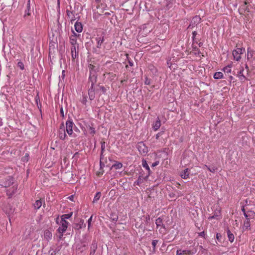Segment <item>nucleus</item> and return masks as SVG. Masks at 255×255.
I'll list each match as a JSON object with an SVG mask.
<instances>
[{
	"label": "nucleus",
	"instance_id": "obj_49",
	"mask_svg": "<svg viewBox=\"0 0 255 255\" xmlns=\"http://www.w3.org/2000/svg\"><path fill=\"white\" fill-rule=\"evenodd\" d=\"M221 238H222V235H221V234H220V233H217V234H216V239H217V240L219 242H221Z\"/></svg>",
	"mask_w": 255,
	"mask_h": 255
},
{
	"label": "nucleus",
	"instance_id": "obj_25",
	"mask_svg": "<svg viewBox=\"0 0 255 255\" xmlns=\"http://www.w3.org/2000/svg\"><path fill=\"white\" fill-rule=\"evenodd\" d=\"M183 254L191 255V251L190 250H177L176 251V255H181Z\"/></svg>",
	"mask_w": 255,
	"mask_h": 255
},
{
	"label": "nucleus",
	"instance_id": "obj_12",
	"mask_svg": "<svg viewBox=\"0 0 255 255\" xmlns=\"http://www.w3.org/2000/svg\"><path fill=\"white\" fill-rule=\"evenodd\" d=\"M30 0H28L26 8L25 10V14L24 16L25 17L27 16H29L31 14V11H33V8L30 7Z\"/></svg>",
	"mask_w": 255,
	"mask_h": 255
},
{
	"label": "nucleus",
	"instance_id": "obj_24",
	"mask_svg": "<svg viewBox=\"0 0 255 255\" xmlns=\"http://www.w3.org/2000/svg\"><path fill=\"white\" fill-rule=\"evenodd\" d=\"M227 235H228L229 241L231 243H233L234 242V239H235L234 235H233V234H232L231 233L230 230L229 229L227 230Z\"/></svg>",
	"mask_w": 255,
	"mask_h": 255
},
{
	"label": "nucleus",
	"instance_id": "obj_42",
	"mask_svg": "<svg viewBox=\"0 0 255 255\" xmlns=\"http://www.w3.org/2000/svg\"><path fill=\"white\" fill-rule=\"evenodd\" d=\"M89 133L93 136L95 134L96 130L95 128L92 127H89Z\"/></svg>",
	"mask_w": 255,
	"mask_h": 255
},
{
	"label": "nucleus",
	"instance_id": "obj_23",
	"mask_svg": "<svg viewBox=\"0 0 255 255\" xmlns=\"http://www.w3.org/2000/svg\"><path fill=\"white\" fill-rule=\"evenodd\" d=\"M147 177L148 176H147L146 177H141V176H139L137 180L134 182V185H136L138 186L140 185L142 183H143V180L145 179L146 178H147Z\"/></svg>",
	"mask_w": 255,
	"mask_h": 255
},
{
	"label": "nucleus",
	"instance_id": "obj_2",
	"mask_svg": "<svg viewBox=\"0 0 255 255\" xmlns=\"http://www.w3.org/2000/svg\"><path fill=\"white\" fill-rule=\"evenodd\" d=\"M245 52L244 48H237L233 51L232 54L234 59L237 61H240L241 59V55Z\"/></svg>",
	"mask_w": 255,
	"mask_h": 255
},
{
	"label": "nucleus",
	"instance_id": "obj_61",
	"mask_svg": "<svg viewBox=\"0 0 255 255\" xmlns=\"http://www.w3.org/2000/svg\"><path fill=\"white\" fill-rule=\"evenodd\" d=\"M57 5L58 6H59V5H60V0H57Z\"/></svg>",
	"mask_w": 255,
	"mask_h": 255
},
{
	"label": "nucleus",
	"instance_id": "obj_22",
	"mask_svg": "<svg viewBox=\"0 0 255 255\" xmlns=\"http://www.w3.org/2000/svg\"><path fill=\"white\" fill-rule=\"evenodd\" d=\"M52 234L51 232H50L48 230H46L44 232V238L47 241H49V240H51L52 238Z\"/></svg>",
	"mask_w": 255,
	"mask_h": 255
},
{
	"label": "nucleus",
	"instance_id": "obj_46",
	"mask_svg": "<svg viewBox=\"0 0 255 255\" xmlns=\"http://www.w3.org/2000/svg\"><path fill=\"white\" fill-rule=\"evenodd\" d=\"M164 133V131H161L157 133L155 135V138L156 139H158L159 137L161 136Z\"/></svg>",
	"mask_w": 255,
	"mask_h": 255
},
{
	"label": "nucleus",
	"instance_id": "obj_18",
	"mask_svg": "<svg viewBox=\"0 0 255 255\" xmlns=\"http://www.w3.org/2000/svg\"><path fill=\"white\" fill-rule=\"evenodd\" d=\"M75 29L77 32H81L83 30L82 24L81 22H76L74 25Z\"/></svg>",
	"mask_w": 255,
	"mask_h": 255
},
{
	"label": "nucleus",
	"instance_id": "obj_47",
	"mask_svg": "<svg viewBox=\"0 0 255 255\" xmlns=\"http://www.w3.org/2000/svg\"><path fill=\"white\" fill-rule=\"evenodd\" d=\"M92 217H93V216H91L90 217V218L88 220V230L90 229V226H91V222H92Z\"/></svg>",
	"mask_w": 255,
	"mask_h": 255
},
{
	"label": "nucleus",
	"instance_id": "obj_6",
	"mask_svg": "<svg viewBox=\"0 0 255 255\" xmlns=\"http://www.w3.org/2000/svg\"><path fill=\"white\" fill-rule=\"evenodd\" d=\"M69 222L67 221H61L60 225L57 229L58 233H64L67 230Z\"/></svg>",
	"mask_w": 255,
	"mask_h": 255
},
{
	"label": "nucleus",
	"instance_id": "obj_38",
	"mask_svg": "<svg viewBox=\"0 0 255 255\" xmlns=\"http://www.w3.org/2000/svg\"><path fill=\"white\" fill-rule=\"evenodd\" d=\"M81 103L84 105H86L87 102V97L86 95H83L82 96V98L81 100Z\"/></svg>",
	"mask_w": 255,
	"mask_h": 255
},
{
	"label": "nucleus",
	"instance_id": "obj_9",
	"mask_svg": "<svg viewBox=\"0 0 255 255\" xmlns=\"http://www.w3.org/2000/svg\"><path fill=\"white\" fill-rule=\"evenodd\" d=\"M106 91V89L105 88V87L103 86L98 85L96 87H95V94H98L99 96H100L102 94H105Z\"/></svg>",
	"mask_w": 255,
	"mask_h": 255
},
{
	"label": "nucleus",
	"instance_id": "obj_48",
	"mask_svg": "<svg viewBox=\"0 0 255 255\" xmlns=\"http://www.w3.org/2000/svg\"><path fill=\"white\" fill-rule=\"evenodd\" d=\"M144 83L146 85H150V79L148 78L147 77L145 78Z\"/></svg>",
	"mask_w": 255,
	"mask_h": 255
},
{
	"label": "nucleus",
	"instance_id": "obj_28",
	"mask_svg": "<svg viewBox=\"0 0 255 255\" xmlns=\"http://www.w3.org/2000/svg\"><path fill=\"white\" fill-rule=\"evenodd\" d=\"M72 214H73L72 212H71V213H70L69 214L62 215L61 216V221H66V219H68L70 218H71V216H72Z\"/></svg>",
	"mask_w": 255,
	"mask_h": 255
},
{
	"label": "nucleus",
	"instance_id": "obj_62",
	"mask_svg": "<svg viewBox=\"0 0 255 255\" xmlns=\"http://www.w3.org/2000/svg\"><path fill=\"white\" fill-rule=\"evenodd\" d=\"M198 45H199V46L200 47H201V46L203 45V43H202V42H200V43L198 44Z\"/></svg>",
	"mask_w": 255,
	"mask_h": 255
},
{
	"label": "nucleus",
	"instance_id": "obj_39",
	"mask_svg": "<svg viewBox=\"0 0 255 255\" xmlns=\"http://www.w3.org/2000/svg\"><path fill=\"white\" fill-rule=\"evenodd\" d=\"M250 220L246 219V221L244 223V228L246 229H248L250 227Z\"/></svg>",
	"mask_w": 255,
	"mask_h": 255
},
{
	"label": "nucleus",
	"instance_id": "obj_4",
	"mask_svg": "<svg viewBox=\"0 0 255 255\" xmlns=\"http://www.w3.org/2000/svg\"><path fill=\"white\" fill-rule=\"evenodd\" d=\"M201 18L200 16L199 15H196L194 16L189 24V25L188 27V29L189 28H193L195 26H196L197 24H198L201 22Z\"/></svg>",
	"mask_w": 255,
	"mask_h": 255
},
{
	"label": "nucleus",
	"instance_id": "obj_30",
	"mask_svg": "<svg viewBox=\"0 0 255 255\" xmlns=\"http://www.w3.org/2000/svg\"><path fill=\"white\" fill-rule=\"evenodd\" d=\"M223 78V74L221 72H217L214 75V78L215 79H220Z\"/></svg>",
	"mask_w": 255,
	"mask_h": 255
},
{
	"label": "nucleus",
	"instance_id": "obj_52",
	"mask_svg": "<svg viewBox=\"0 0 255 255\" xmlns=\"http://www.w3.org/2000/svg\"><path fill=\"white\" fill-rule=\"evenodd\" d=\"M59 236L58 237V241H60V240H61V239L63 237V233H59Z\"/></svg>",
	"mask_w": 255,
	"mask_h": 255
},
{
	"label": "nucleus",
	"instance_id": "obj_13",
	"mask_svg": "<svg viewBox=\"0 0 255 255\" xmlns=\"http://www.w3.org/2000/svg\"><path fill=\"white\" fill-rule=\"evenodd\" d=\"M244 71V68L243 67H242L237 74V76H238L239 80L242 82H244L247 80L246 76L243 74Z\"/></svg>",
	"mask_w": 255,
	"mask_h": 255
},
{
	"label": "nucleus",
	"instance_id": "obj_11",
	"mask_svg": "<svg viewBox=\"0 0 255 255\" xmlns=\"http://www.w3.org/2000/svg\"><path fill=\"white\" fill-rule=\"evenodd\" d=\"M70 6V9H66V15L67 17L70 19L71 21H74L76 19L75 16L72 11L71 10L72 6L71 5Z\"/></svg>",
	"mask_w": 255,
	"mask_h": 255
},
{
	"label": "nucleus",
	"instance_id": "obj_35",
	"mask_svg": "<svg viewBox=\"0 0 255 255\" xmlns=\"http://www.w3.org/2000/svg\"><path fill=\"white\" fill-rule=\"evenodd\" d=\"M205 167L208 170L212 173H214L217 170V168L216 166L210 167L205 165Z\"/></svg>",
	"mask_w": 255,
	"mask_h": 255
},
{
	"label": "nucleus",
	"instance_id": "obj_41",
	"mask_svg": "<svg viewBox=\"0 0 255 255\" xmlns=\"http://www.w3.org/2000/svg\"><path fill=\"white\" fill-rule=\"evenodd\" d=\"M253 51H250V48H248V55H247V59H250L251 58H252L253 56Z\"/></svg>",
	"mask_w": 255,
	"mask_h": 255
},
{
	"label": "nucleus",
	"instance_id": "obj_17",
	"mask_svg": "<svg viewBox=\"0 0 255 255\" xmlns=\"http://www.w3.org/2000/svg\"><path fill=\"white\" fill-rule=\"evenodd\" d=\"M96 41H97V47L98 48H101L103 43L104 41V36L103 37H97L96 38Z\"/></svg>",
	"mask_w": 255,
	"mask_h": 255
},
{
	"label": "nucleus",
	"instance_id": "obj_10",
	"mask_svg": "<svg viewBox=\"0 0 255 255\" xmlns=\"http://www.w3.org/2000/svg\"><path fill=\"white\" fill-rule=\"evenodd\" d=\"M58 135L60 139L62 140L65 139L66 137L67 136L65 133L64 126L63 124L62 125V126L60 127L59 128Z\"/></svg>",
	"mask_w": 255,
	"mask_h": 255
},
{
	"label": "nucleus",
	"instance_id": "obj_51",
	"mask_svg": "<svg viewBox=\"0 0 255 255\" xmlns=\"http://www.w3.org/2000/svg\"><path fill=\"white\" fill-rule=\"evenodd\" d=\"M159 163V162L158 161H155L154 163H153L151 165V167H155L157 165H158Z\"/></svg>",
	"mask_w": 255,
	"mask_h": 255
},
{
	"label": "nucleus",
	"instance_id": "obj_58",
	"mask_svg": "<svg viewBox=\"0 0 255 255\" xmlns=\"http://www.w3.org/2000/svg\"><path fill=\"white\" fill-rule=\"evenodd\" d=\"M72 33H73V34L72 35H74L75 36V38H77V34L73 31L72 30Z\"/></svg>",
	"mask_w": 255,
	"mask_h": 255
},
{
	"label": "nucleus",
	"instance_id": "obj_1",
	"mask_svg": "<svg viewBox=\"0 0 255 255\" xmlns=\"http://www.w3.org/2000/svg\"><path fill=\"white\" fill-rule=\"evenodd\" d=\"M89 82L91 83L90 87L88 90L89 99L93 101L95 99V86L94 84L97 81V76L93 70L90 71V75L88 78Z\"/></svg>",
	"mask_w": 255,
	"mask_h": 255
},
{
	"label": "nucleus",
	"instance_id": "obj_8",
	"mask_svg": "<svg viewBox=\"0 0 255 255\" xmlns=\"http://www.w3.org/2000/svg\"><path fill=\"white\" fill-rule=\"evenodd\" d=\"M137 147L141 154H146L148 151L147 147L142 142H139Z\"/></svg>",
	"mask_w": 255,
	"mask_h": 255
},
{
	"label": "nucleus",
	"instance_id": "obj_40",
	"mask_svg": "<svg viewBox=\"0 0 255 255\" xmlns=\"http://www.w3.org/2000/svg\"><path fill=\"white\" fill-rule=\"evenodd\" d=\"M220 213L219 211H215L214 215L212 216H211L209 218V219H217V217L219 216V214Z\"/></svg>",
	"mask_w": 255,
	"mask_h": 255
},
{
	"label": "nucleus",
	"instance_id": "obj_50",
	"mask_svg": "<svg viewBox=\"0 0 255 255\" xmlns=\"http://www.w3.org/2000/svg\"><path fill=\"white\" fill-rule=\"evenodd\" d=\"M60 115L61 116V117H64V110H63L62 107H61L60 108Z\"/></svg>",
	"mask_w": 255,
	"mask_h": 255
},
{
	"label": "nucleus",
	"instance_id": "obj_43",
	"mask_svg": "<svg viewBox=\"0 0 255 255\" xmlns=\"http://www.w3.org/2000/svg\"><path fill=\"white\" fill-rule=\"evenodd\" d=\"M59 251V250L57 249H55L54 250H53L52 249H50V251H49V253H50L51 251H52L51 253H50V255H56V253Z\"/></svg>",
	"mask_w": 255,
	"mask_h": 255
},
{
	"label": "nucleus",
	"instance_id": "obj_60",
	"mask_svg": "<svg viewBox=\"0 0 255 255\" xmlns=\"http://www.w3.org/2000/svg\"><path fill=\"white\" fill-rule=\"evenodd\" d=\"M229 79L230 80V82L234 79V77L232 76H229Z\"/></svg>",
	"mask_w": 255,
	"mask_h": 255
},
{
	"label": "nucleus",
	"instance_id": "obj_45",
	"mask_svg": "<svg viewBox=\"0 0 255 255\" xmlns=\"http://www.w3.org/2000/svg\"><path fill=\"white\" fill-rule=\"evenodd\" d=\"M17 66L19 67L21 70H24V65L21 61L18 62Z\"/></svg>",
	"mask_w": 255,
	"mask_h": 255
},
{
	"label": "nucleus",
	"instance_id": "obj_26",
	"mask_svg": "<svg viewBox=\"0 0 255 255\" xmlns=\"http://www.w3.org/2000/svg\"><path fill=\"white\" fill-rule=\"evenodd\" d=\"M70 42L72 46H76L77 43V38H75V36L71 35L70 37Z\"/></svg>",
	"mask_w": 255,
	"mask_h": 255
},
{
	"label": "nucleus",
	"instance_id": "obj_20",
	"mask_svg": "<svg viewBox=\"0 0 255 255\" xmlns=\"http://www.w3.org/2000/svg\"><path fill=\"white\" fill-rule=\"evenodd\" d=\"M71 57L75 59L78 56V52H76V46H72L71 47Z\"/></svg>",
	"mask_w": 255,
	"mask_h": 255
},
{
	"label": "nucleus",
	"instance_id": "obj_37",
	"mask_svg": "<svg viewBox=\"0 0 255 255\" xmlns=\"http://www.w3.org/2000/svg\"><path fill=\"white\" fill-rule=\"evenodd\" d=\"M142 166L144 168H145L146 170H147L148 172L149 173L150 168H149V166L148 165L147 162L145 160H142Z\"/></svg>",
	"mask_w": 255,
	"mask_h": 255
},
{
	"label": "nucleus",
	"instance_id": "obj_64",
	"mask_svg": "<svg viewBox=\"0 0 255 255\" xmlns=\"http://www.w3.org/2000/svg\"><path fill=\"white\" fill-rule=\"evenodd\" d=\"M177 187L179 188V186H180V184L178 183H177Z\"/></svg>",
	"mask_w": 255,
	"mask_h": 255
},
{
	"label": "nucleus",
	"instance_id": "obj_59",
	"mask_svg": "<svg viewBox=\"0 0 255 255\" xmlns=\"http://www.w3.org/2000/svg\"><path fill=\"white\" fill-rule=\"evenodd\" d=\"M64 73H65V71H64V70H63V71H62V77L63 78H64V77H65Z\"/></svg>",
	"mask_w": 255,
	"mask_h": 255
},
{
	"label": "nucleus",
	"instance_id": "obj_56",
	"mask_svg": "<svg viewBox=\"0 0 255 255\" xmlns=\"http://www.w3.org/2000/svg\"><path fill=\"white\" fill-rule=\"evenodd\" d=\"M192 36H196L197 34V32L196 31H194L193 32H192Z\"/></svg>",
	"mask_w": 255,
	"mask_h": 255
},
{
	"label": "nucleus",
	"instance_id": "obj_19",
	"mask_svg": "<svg viewBox=\"0 0 255 255\" xmlns=\"http://www.w3.org/2000/svg\"><path fill=\"white\" fill-rule=\"evenodd\" d=\"M255 216V212L253 211H248L247 212V214L245 215L246 219L250 220L254 218Z\"/></svg>",
	"mask_w": 255,
	"mask_h": 255
},
{
	"label": "nucleus",
	"instance_id": "obj_5",
	"mask_svg": "<svg viewBox=\"0 0 255 255\" xmlns=\"http://www.w3.org/2000/svg\"><path fill=\"white\" fill-rule=\"evenodd\" d=\"M1 185L5 188H9L11 186H13L15 183L13 182V178L12 177H8L4 181H1Z\"/></svg>",
	"mask_w": 255,
	"mask_h": 255
},
{
	"label": "nucleus",
	"instance_id": "obj_16",
	"mask_svg": "<svg viewBox=\"0 0 255 255\" xmlns=\"http://www.w3.org/2000/svg\"><path fill=\"white\" fill-rule=\"evenodd\" d=\"M181 177L184 179H187L189 177V170L188 168L185 169L180 174Z\"/></svg>",
	"mask_w": 255,
	"mask_h": 255
},
{
	"label": "nucleus",
	"instance_id": "obj_7",
	"mask_svg": "<svg viewBox=\"0 0 255 255\" xmlns=\"http://www.w3.org/2000/svg\"><path fill=\"white\" fill-rule=\"evenodd\" d=\"M17 189V184H14L11 187L7 189L6 191V195L8 198H11L12 196L16 193Z\"/></svg>",
	"mask_w": 255,
	"mask_h": 255
},
{
	"label": "nucleus",
	"instance_id": "obj_55",
	"mask_svg": "<svg viewBox=\"0 0 255 255\" xmlns=\"http://www.w3.org/2000/svg\"><path fill=\"white\" fill-rule=\"evenodd\" d=\"M196 36H192V40H193V42L194 43H197V42L196 41Z\"/></svg>",
	"mask_w": 255,
	"mask_h": 255
},
{
	"label": "nucleus",
	"instance_id": "obj_27",
	"mask_svg": "<svg viewBox=\"0 0 255 255\" xmlns=\"http://www.w3.org/2000/svg\"><path fill=\"white\" fill-rule=\"evenodd\" d=\"M42 203L41 200H38L34 203L33 206L34 209H39L42 206Z\"/></svg>",
	"mask_w": 255,
	"mask_h": 255
},
{
	"label": "nucleus",
	"instance_id": "obj_32",
	"mask_svg": "<svg viewBox=\"0 0 255 255\" xmlns=\"http://www.w3.org/2000/svg\"><path fill=\"white\" fill-rule=\"evenodd\" d=\"M110 219L116 223L118 220V216L114 213H112L110 214Z\"/></svg>",
	"mask_w": 255,
	"mask_h": 255
},
{
	"label": "nucleus",
	"instance_id": "obj_3",
	"mask_svg": "<svg viewBox=\"0 0 255 255\" xmlns=\"http://www.w3.org/2000/svg\"><path fill=\"white\" fill-rule=\"evenodd\" d=\"M74 127H75V126L74 123L73 122L72 120L71 119L70 117H69L68 119L66 122V129L67 133L70 136H72L73 128Z\"/></svg>",
	"mask_w": 255,
	"mask_h": 255
},
{
	"label": "nucleus",
	"instance_id": "obj_29",
	"mask_svg": "<svg viewBox=\"0 0 255 255\" xmlns=\"http://www.w3.org/2000/svg\"><path fill=\"white\" fill-rule=\"evenodd\" d=\"M123 167V164L120 162L116 161L115 163H114L112 168H114L115 169H121Z\"/></svg>",
	"mask_w": 255,
	"mask_h": 255
},
{
	"label": "nucleus",
	"instance_id": "obj_63",
	"mask_svg": "<svg viewBox=\"0 0 255 255\" xmlns=\"http://www.w3.org/2000/svg\"><path fill=\"white\" fill-rule=\"evenodd\" d=\"M245 67H246V68L247 69L249 70V67H248V65H247V64H246V65H245Z\"/></svg>",
	"mask_w": 255,
	"mask_h": 255
},
{
	"label": "nucleus",
	"instance_id": "obj_53",
	"mask_svg": "<svg viewBox=\"0 0 255 255\" xmlns=\"http://www.w3.org/2000/svg\"><path fill=\"white\" fill-rule=\"evenodd\" d=\"M198 234H199V236H200V237H205V232H204V231L201 232L199 233Z\"/></svg>",
	"mask_w": 255,
	"mask_h": 255
},
{
	"label": "nucleus",
	"instance_id": "obj_21",
	"mask_svg": "<svg viewBox=\"0 0 255 255\" xmlns=\"http://www.w3.org/2000/svg\"><path fill=\"white\" fill-rule=\"evenodd\" d=\"M155 224L156 225L157 227L159 226H162L163 228L165 229V226L163 224V218L159 217L155 221Z\"/></svg>",
	"mask_w": 255,
	"mask_h": 255
},
{
	"label": "nucleus",
	"instance_id": "obj_33",
	"mask_svg": "<svg viewBox=\"0 0 255 255\" xmlns=\"http://www.w3.org/2000/svg\"><path fill=\"white\" fill-rule=\"evenodd\" d=\"M101 196V193L100 192H98L96 193V195L94 196L93 202L95 203L97 202L100 198Z\"/></svg>",
	"mask_w": 255,
	"mask_h": 255
},
{
	"label": "nucleus",
	"instance_id": "obj_15",
	"mask_svg": "<svg viewBox=\"0 0 255 255\" xmlns=\"http://www.w3.org/2000/svg\"><path fill=\"white\" fill-rule=\"evenodd\" d=\"M161 126V121L159 118H157V120L154 122L152 124V128L155 131L157 130Z\"/></svg>",
	"mask_w": 255,
	"mask_h": 255
},
{
	"label": "nucleus",
	"instance_id": "obj_44",
	"mask_svg": "<svg viewBox=\"0 0 255 255\" xmlns=\"http://www.w3.org/2000/svg\"><path fill=\"white\" fill-rule=\"evenodd\" d=\"M158 240H154L152 242V246L153 247L154 251H155V250L156 246V244L158 243Z\"/></svg>",
	"mask_w": 255,
	"mask_h": 255
},
{
	"label": "nucleus",
	"instance_id": "obj_31",
	"mask_svg": "<svg viewBox=\"0 0 255 255\" xmlns=\"http://www.w3.org/2000/svg\"><path fill=\"white\" fill-rule=\"evenodd\" d=\"M76 227L78 229H81L83 227H86V224H84V221L83 220H81L79 223L76 225Z\"/></svg>",
	"mask_w": 255,
	"mask_h": 255
},
{
	"label": "nucleus",
	"instance_id": "obj_57",
	"mask_svg": "<svg viewBox=\"0 0 255 255\" xmlns=\"http://www.w3.org/2000/svg\"><path fill=\"white\" fill-rule=\"evenodd\" d=\"M128 64L130 66H132L133 65V63L130 60H128Z\"/></svg>",
	"mask_w": 255,
	"mask_h": 255
},
{
	"label": "nucleus",
	"instance_id": "obj_36",
	"mask_svg": "<svg viewBox=\"0 0 255 255\" xmlns=\"http://www.w3.org/2000/svg\"><path fill=\"white\" fill-rule=\"evenodd\" d=\"M101 159H102V157L103 156V154L104 153V151L105 149V141H102L101 142Z\"/></svg>",
	"mask_w": 255,
	"mask_h": 255
},
{
	"label": "nucleus",
	"instance_id": "obj_34",
	"mask_svg": "<svg viewBox=\"0 0 255 255\" xmlns=\"http://www.w3.org/2000/svg\"><path fill=\"white\" fill-rule=\"evenodd\" d=\"M231 67L232 64L229 65L223 68V71L224 72L229 73L231 72Z\"/></svg>",
	"mask_w": 255,
	"mask_h": 255
},
{
	"label": "nucleus",
	"instance_id": "obj_14",
	"mask_svg": "<svg viewBox=\"0 0 255 255\" xmlns=\"http://www.w3.org/2000/svg\"><path fill=\"white\" fill-rule=\"evenodd\" d=\"M97 249V243L95 241H93L92 244L91 245L90 249V253L89 255H94L96 252V251Z\"/></svg>",
	"mask_w": 255,
	"mask_h": 255
},
{
	"label": "nucleus",
	"instance_id": "obj_54",
	"mask_svg": "<svg viewBox=\"0 0 255 255\" xmlns=\"http://www.w3.org/2000/svg\"><path fill=\"white\" fill-rule=\"evenodd\" d=\"M242 211L243 212L244 215L245 216V215L247 214V212H246L244 206H243V207L242 208Z\"/></svg>",
	"mask_w": 255,
	"mask_h": 255
}]
</instances>
